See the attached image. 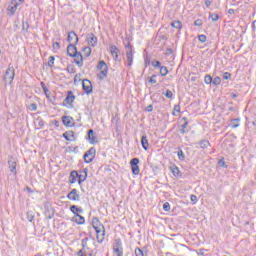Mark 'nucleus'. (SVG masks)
<instances>
[{
	"instance_id": "nucleus-55",
	"label": "nucleus",
	"mask_w": 256,
	"mask_h": 256,
	"mask_svg": "<svg viewBox=\"0 0 256 256\" xmlns=\"http://www.w3.org/2000/svg\"><path fill=\"white\" fill-rule=\"evenodd\" d=\"M195 27H201L203 25V22L201 20H196L194 22Z\"/></svg>"
},
{
	"instance_id": "nucleus-15",
	"label": "nucleus",
	"mask_w": 256,
	"mask_h": 256,
	"mask_svg": "<svg viewBox=\"0 0 256 256\" xmlns=\"http://www.w3.org/2000/svg\"><path fill=\"white\" fill-rule=\"evenodd\" d=\"M44 209V215L47 219H53L55 217V210L53 208L45 205Z\"/></svg>"
},
{
	"instance_id": "nucleus-54",
	"label": "nucleus",
	"mask_w": 256,
	"mask_h": 256,
	"mask_svg": "<svg viewBox=\"0 0 256 256\" xmlns=\"http://www.w3.org/2000/svg\"><path fill=\"white\" fill-rule=\"evenodd\" d=\"M218 164L220 165V167H224V169H227V165L225 164L224 160H219Z\"/></svg>"
},
{
	"instance_id": "nucleus-13",
	"label": "nucleus",
	"mask_w": 256,
	"mask_h": 256,
	"mask_svg": "<svg viewBox=\"0 0 256 256\" xmlns=\"http://www.w3.org/2000/svg\"><path fill=\"white\" fill-rule=\"evenodd\" d=\"M73 41H75L74 45H77L79 43V36H77V33H75V31H70L68 33L67 42L73 43Z\"/></svg>"
},
{
	"instance_id": "nucleus-6",
	"label": "nucleus",
	"mask_w": 256,
	"mask_h": 256,
	"mask_svg": "<svg viewBox=\"0 0 256 256\" xmlns=\"http://www.w3.org/2000/svg\"><path fill=\"white\" fill-rule=\"evenodd\" d=\"M74 102H75V95H73V91H68L67 96L63 101V105L65 107H73Z\"/></svg>"
},
{
	"instance_id": "nucleus-42",
	"label": "nucleus",
	"mask_w": 256,
	"mask_h": 256,
	"mask_svg": "<svg viewBox=\"0 0 256 256\" xmlns=\"http://www.w3.org/2000/svg\"><path fill=\"white\" fill-rule=\"evenodd\" d=\"M54 65H55V57L50 56L48 60V67H54Z\"/></svg>"
},
{
	"instance_id": "nucleus-25",
	"label": "nucleus",
	"mask_w": 256,
	"mask_h": 256,
	"mask_svg": "<svg viewBox=\"0 0 256 256\" xmlns=\"http://www.w3.org/2000/svg\"><path fill=\"white\" fill-rule=\"evenodd\" d=\"M78 177H79V172L73 170V171L70 173V176H69V183H71V184L77 183Z\"/></svg>"
},
{
	"instance_id": "nucleus-31",
	"label": "nucleus",
	"mask_w": 256,
	"mask_h": 256,
	"mask_svg": "<svg viewBox=\"0 0 256 256\" xmlns=\"http://www.w3.org/2000/svg\"><path fill=\"white\" fill-rule=\"evenodd\" d=\"M97 69H99V71H105V69H109V67H107V63L102 60L98 63Z\"/></svg>"
},
{
	"instance_id": "nucleus-23",
	"label": "nucleus",
	"mask_w": 256,
	"mask_h": 256,
	"mask_svg": "<svg viewBox=\"0 0 256 256\" xmlns=\"http://www.w3.org/2000/svg\"><path fill=\"white\" fill-rule=\"evenodd\" d=\"M241 125V119L240 118H234L230 120L229 127L232 129H237Z\"/></svg>"
},
{
	"instance_id": "nucleus-39",
	"label": "nucleus",
	"mask_w": 256,
	"mask_h": 256,
	"mask_svg": "<svg viewBox=\"0 0 256 256\" xmlns=\"http://www.w3.org/2000/svg\"><path fill=\"white\" fill-rule=\"evenodd\" d=\"M209 19H211V21H219V15L215 13H210Z\"/></svg>"
},
{
	"instance_id": "nucleus-33",
	"label": "nucleus",
	"mask_w": 256,
	"mask_h": 256,
	"mask_svg": "<svg viewBox=\"0 0 256 256\" xmlns=\"http://www.w3.org/2000/svg\"><path fill=\"white\" fill-rule=\"evenodd\" d=\"M171 27H173L174 29H181V27H183V24L181 23V21H174L171 23Z\"/></svg>"
},
{
	"instance_id": "nucleus-63",
	"label": "nucleus",
	"mask_w": 256,
	"mask_h": 256,
	"mask_svg": "<svg viewBox=\"0 0 256 256\" xmlns=\"http://www.w3.org/2000/svg\"><path fill=\"white\" fill-rule=\"evenodd\" d=\"M33 219H34L33 216H29V215H28V221H30V223H31V221H33Z\"/></svg>"
},
{
	"instance_id": "nucleus-49",
	"label": "nucleus",
	"mask_w": 256,
	"mask_h": 256,
	"mask_svg": "<svg viewBox=\"0 0 256 256\" xmlns=\"http://www.w3.org/2000/svg\"><path fill=\"white\" fill-rule=\"evenodd\" d=\"M67 71L68 73H71V74L76 73L75 66H72V65L68 66Z\"/></svg>"
},
{
	"instance_id": "nucleus-50",
	"label": "nucleus",
	"mask_w": 256,
	"mask_h": 256,
	"mask_svg": "<svg viewBox=\"0 0 256 256\" xmlns=\"http://www.w3.org/2000/svg\"><path fill=\"white\" fill-rule=\"evenodd\" d=\"M223 79H224L225 81L231 79V73H229V72H224V73H223Z\"/></svg>"
},
{
	"instance_id": "nucleus-18",
	"label": "nucleus",
	"mask_w": 256,
	"mask_h": 256,
	"mask_svg": "<svg viewBox=\"0 0 256 256\" xmlns=\"http://www.w3.org/2000/svg\"><path fill=\"white\" fill-rule=\"evenodd\" d=\"M72 221L73 223H77V225H85V217L80 214H75Z\"/></svg>"
},
{
	"instance_id": "nucleus-40",
	"label": "nucleus",
	"mask_w": 256,
	"mask_h": 256,
	"mask_svg": "<svg viewBox=\"0 0 256 256\" xmlns=\"http://www.w3.org/2000/svg\"><path fill=\"white\" fill-rule=\"evenodd\" d=\"M134 253L136 256H145V253H143V250H141L139 247L135 248Z\"/></svg>"
},
{
	"instance_id": "nucleus-36",
	"label": "nucleus",
	"mask_w": 256,
	"mask_h": 256,
	"mask_svg": "<svg viewBox=\"0 0 256 256\" xmlns=\"http://www.w3.org/2000/svg\"><path fill=\"white\" fill-rule=\"evenodd\" d=\"M162 95H165L167 99H173V91L166 90V92H163Z\"/></svg>"
},
{
	"instance_id": "nucleus-22",
	"label": "nucleus",
	"mask_w": 256,
	"mask_h": 256,
	"mask_svg": "<svg viewBox=\"0 0 256 256\" xmlns=\"http://www.w3.org/2000/svg\"><path fill=\"white\" fill-rule=\"evenodd\" d=\"M110 52H111V55H112L114 61H117V59H119V48H117V46L113 45L110 47Z\"/></svg>"
},
{
	"instance_id": "nucleus-35",
	"label": "nucleus",
	"mask_w": 256,
	"mask_h": 256,
	"mask_svg": "<svg viewBox=\"0 0 256 256\" xmlns=\"http://www.w3.org/2000/svg\"><path fill=\"white\" fill-rule=\"evenodd\" d=\"M204 83H206V85H211L213 83V77H211V75H206L204 78Z\"/></svg>"
},
{
	"instance_id": "nucleus-14",
	"label": "nucleus",
	"mask_w": 256,
	"mask_h": 256,
	"mask_svg": "<svg viewBox=\"0 0 256 256\" xmlns=\"http://www.w3.org/2000/svg\"><path fill=\"white\" fill-rule=\"evenodd\" d=\"M75 45L76 44H69L67 46V55H69V57H75L79 53Z\"/></svg>"
},
{
	"instance_id": "nucleus-43",
	"label": "nucleus",
	"mask_w": 256,
	"mask_h": 256,
	"mask_svg": "<svg viewBox=\"0 0 256 256\" xmlns=\"http://www.w3.org/2000/svg\"><path fill=\"white\" fill-rule=\"evenodd\" d=\"M213 85H221V77L216 76L213 80H212Z\"/></svg>"
},
{
	"instance_id": "nucleus-2",
	"label": "nucleus",
	"mask_w": 256,
	"mask_h": 256,
	"mask_svg": "<svg viewBox=\"0 0 256 256\" xmlns=\"http://www.w3.org/2000/svg\"><path fill=\"white\" fill-rule=\"evenodd\" d=\"M13 79H15V68L9 65L3 76V81H5V85H7V83L8 85H11V83H13Z\"/></svg>"
},
{
	"instance_id": "nucleus-59",
	"label": "nucleus",
	"mask_w": 256,
	"mask_h": 256,
	"mask_svg": "<svg viewBox=\"0 0 256 256\" xmlns=\"http://www.w3.org/2000/svg\"><path fill=\"white\" fill-rule=\"evenodd\" d=\"M146 111H148V113H151V111H153V105H149V106L146 108Z\"/></svg>"
},
{
	"instance_id": "nucleus-51",
	"label": "nucleus",
	"mask_w": 256,
	"mask_h": 256,
	"mask_svg": "<svg viewBox=\"0 0 256 256\" xmlns=\"http://www.w3.org/2000/svg\"><path fill=\"white\" fill-rule=\"evenodd\" d=\"M152 67H161V62H159L158 60H153Z\"/></svg>"
},
{
	"instance_id": "nucleus-4",
	"label": "nucleus",
	"mask_w": 256,
	"mask_h": 256,
	"mask_svg": "<svg viewBox=\"0 0 256 256\" xmlns=\"http://www.w3.org/2000/svg\"><path fill=\"white\" fill-rule=\"evenodd\" d=\"M126 47V59H127V66L131 67L133 65V46L130 42L125 46Z\"/></svg>"
},
{
	"instance_id": "nucleus-62",
	"label": "nucleus",
	"mask_w": 256,
	"mask_h": 256,
	"mask_svg": "<svg viewBox=\"0 0 256 256\" xmlns=\"http://www.w3.org/2000/svg\"><path fill=\"white\" fill-rule=\"evenodd\" d=\"M252 29L253 31H256V20L252 23Z\"/></svg>"
},
{
	"instance_id": "nucleus-32",
	"label": "nucleus",
	"mask_w": 256,
	"mask_h": 256,
	"mask_svg": "<svg viewBox=\"0 0 256 256\" xmlns=\"http://www.w3.org/2000/svg\"><path fill=\"white\" fill-rule=\"evenodd\" d=\"M199 145L201 149H207V147H209L211 143L209 142V140H202L199 142Z\"/></svg>"
},
{
	"instance_id": "nucleus-37",
	"label": "nucleus",
	"mask_w": 256,
	"mask_h": 256,
	"mask_svg": "<svg viewBox=\"0 0 256 256\" xmlns=\"http://www.w3.org/2000/svg\"><path fill=\"white\" fill-rule=\"evenodd\" d=\"M179 161H185V153L180 149L177 153Z\"/></svg>"
},
{
	"instance_id": "nucleus-3",
	"label": "nucleus",
	"mask_w": 256,
	"mask_h": 256,
	"mask_svg": "<svg viewBox=\"0 0 256 256\" xmlns=\"http://www.w3.org/2000/svg\"><path fill=\"white\" fill-rule=\"evenodd\" d=\"M113 254L115 256H123V242L121 238H116L113 244Z\"/></svg>"
},
{
	"instance_id": "nucleus-53",
	"label": "nucleus",
	"mask_w": 256,
	"mask_h": 256,
	"mask_svg": "<svg viewBox=\"0 0 256 256\" xmlns=\"http://www.w3.org/2000/svg\"><path fill=\"white\" fill-rule=\"evenodd\" d=\"M190 200L192 201V203H197V196L195 194H191Z\"/></svg>"
},
{
	"instance_id": "nucleus-8",
	"label": "nucleus",
	"mask_w": 256,
	"mask_h": 256,
	"mask_svg": "<svg viewBox=\"0 0 256 256\" xmlns=\"http://www.w3.org/2000/svg\"><path fill=\"white\" fill-rule=\"evenodd\" d=\"M82 89L86 95H90V93H93V84L88 79H84L82 81Z\"/></svg>"
},
{
	"instance_id": "nucleus-34",
	"label": "nucleus",
	"mask_w": 256,
	"mask_h": 256,
	"mask_svg": "<svg viewBox=\"0 0 256 256\" xmlns=\"http://www.w3.org/2000/svg\"><path fill=\"white\" fill-rule=\"evenodd\" d=\"M167 73H169V70L167 69L166 66H161L160 67V75H162V77L167 76Z\"/></svg>"
},
{
	"instance_id": "nucleus-30",
	"label": "nucleus",
	"mask_w": 256,
	"mask_h": 256,
	"mask_svg": "<svg viewBox=\"0 0 256 256\" xmlns=\"http://www.w3.org/2000/svg\"><path fill=\"white\" fill-rule=\"evenodd\" d=\"M107 73H109V68L105 69V70H100V73L97 75L98 79L100 81H103V79H105V77H107Z\"/></svg>"
},
{
	"instance_id": "nucleus-47",
	"label": "nucleus",
	"mask_w": 256,
	"mask_h": 256,
	"mask_svg": "<svg viewBox=\"0 0 256 256\" xmlns=\"http://www.w3.org/2000/svg\"><path fill=\"white\" fill-rule=\"evenodd\" d=\"M155 79H157V75L154 74L152 77H150L149 83H151V85H155L157 83V80Z\"/></svg>"
},
{
	"instance_id": "nucleus-27",
	"label": "nucleus",
	"mask_w": 256,
	"mask_h": 256,
	"mask_svg": "<svg viewBox=\"0 0 256 256\" xmlns=\"http://www.w3.org/2000/svg\"><path fill=\"white\" fill-rule=\"evenodd\" d=\"M40 85H41V87H42V89H43V91L46 95V98L51 99L52 94H51V92H49V88H47V85H45V82H41Z\"/></svg>"
},
{
	"instance_id": "nucleus-24",
	"label": "nucleus",
	"mask_w": 256,
	"mask_h": 256,
	"mask_svg": "<svg viewBox=\"0 0 256 256\" xmlns=\"http://www.w3.org/2000/svg\"><path fill=\"white\" fill-rule=\"evenodd\" d=\"M141 145L144 151L149 150V140H147V135L141 137Z\"/></svg>"
},
{
	"instance_id": "nucleus-44",
	"label": "nucleus",
	"mask_w": 256,
	"mask_h": 256,
	"mask_svg": "<svg viewBox=\"0 0 256 256\" xmlns=\"http://www.w3.org/2000/svg\"><path fill=\"white\" fill-rule=\"evenodd\" d=\"M87 243H89V238L85 237L82 239V249H87Z\"/></svg>"
},
{
	"instance_id": "nucleus-45",
	"label": "nucleus",
	"mask_w": 256,
	"mask_h": 256,
	"mask_svg": "<svg viewBox=\"0 0 256 256\" xmlns=\"http://www.w3.org/2000/svg\"><path fill=\"white\" fill-rule=\"evenodd\" d=\"M22 31H29V22H22Z\"/></svg>"
},
{
	"instance_id": "nucleus-1",
	"label": "nucleus",
	"mask_w": 256,
	"mask_h": 256,
	"mask_svg": "<svg viewBox=\"0 0 256 256\" xmlns=\"http://www.w3.org/2000/svg\"><path fill=\"white\" fill-rule=\"evenodd\" d=\"M92 227L96 231V239L98 243H103V241H105V226L101 224V222L99 221V218L97 217L93 218Z\"/></svg>"
},
{
	"instance_id": "nucleus-56",
	"label": "nucleus",
	"mask_w": 256,
	"mask_h": 256,
	"mask_svg": "<svg viewBox=\"0 0 256 256\" xmlns=\"http://www.w3.org/2000/svg\"><path fill=\"white\" fill-rule=\"evenodd\" d=\"M29 109L30 111H35L37 109V105L35 103L30 104Z\"/></svg>"
},
{
	"instance_id": "nucleus-17",
	"label": "nucleus",
	"mask_w": 256,
	"mask_h": 256,
	"mask_svg": "<svg viewBox=\"0 0 256 256\" xmlns=\"http://www.w3.org/2000/svg\"><path fill=\"white\" fill-rule=\"evenodd\" d=\"M87 173H89V169L84 168L82 171V174H78V185H81V183L85 182L87 179Z\"/></svg>"
},
{
	"instance_id": "nucleus-60",
	"label": "nucleus",
	"mask_w": 256,
	"mask_h": 256,
	"mask_svg": "<svg viewBox=\"0 0 256 256\" xmlns=\"http://www.w3.org/2000/svg\"><path fill=\"white\" fill-rule=\"evenodd\" d=\"M173 53V50L171 48H167L166 55H171Z\"/></svg>"
},
{
	"instance_id": "nucleus-10",
	"label": "nucleus",
	"mask_w": 256,
	"mask_h": 256,
	"mask_svg": "<svg viewBox=\"0 0 256 256\" xmlns=\"http://www.w3.org/2000/svg\"><path fill=\"white\" fill-rule=\"evenodd\" d=\"M87 139H88V141L91 145H97V143H99V139L97 138V134H95V131H93V129L88 130Z\"/></svg>"
},
{
	"instance_id": "nucleus-46",
	"label": "nucleus",
	"mask_w": 256,
	"mask_h": 256,
	"mask_svg": "<svg viewBox=\"0 0 256 256\" xmlns=\"http://www.w3.org/2000/svg\"><path fill=\"white\" fill-rule=\"evenodd\" d=\"M198 40L200 41V43H205V41H207V36L204 34H201L198 36Z\"/></svg>"
},
{
	"instance_id": "nucleus-64",
	"label": "nucleus",
	"mask_w": 256,
	"mask_h": 256,
	"mask_svg": "<svg viewBox=\"0 0 256 256\" xmlns=\"http://www.w3.org/2000/svg\"><path fill=\"white\" fill-rule=\"evenodd\" d=\"M228 110H229V111H235V107L230 106V107L228 108Z\"/></svg>"
},
{
	"instance_id": "nucleus-58",
	"label": "nucleus",
	"mask_w": 256,
	"mask_h": 256,
	"mask_svg": "<svg viewBox=\"0 0 256 256\" xmlns=\"http://www.w3.org/2000/svg\"><path fill=\"white\" fill-rule=\"evenodd\" d=\"M84 249L82 248L81 250L78 251V255L79 256H87V254L85 253V251H83Z\"/></svg>"
},
{
	"instance_id": "nucleus-28",
	"label": "nucleus",
	"mask_w": 256,
	"mask_h": 256,
	"mask_svg": "<svg viewBox=\"0 0 256 256\" xmlns=\"http://www.w3.org/2000/svg\"><path fill=\"white\" fill-rule=\"evenodd\" d=\"M170 170L172 172V175H174V177H181V170H179V167L172 166L170 167Z\"/></svg>"
},
{
	"instance_id": "nucleus-12",
	"label": "nucleus",
	"mask_w": 256,
	"mask_h": 256,
	"mask_svg": "<svg viewBox=\"0 0 256 256\" xmlns=\"http://www.w3.org/2000/svg\"><path fill=\"white\" fill-rule=\"evenodd\" d=\"M86 41L90 47L97 46V36H95V34H93V33L87 34Z\"/></svg>"
},
{
	"instance_id": "nucleus-20",
	"label": "nucleus",
	"mask_w": 256,
	"mask_h": 256,
	"mask_svg": "<svg viewBox=\"0 0 256 256\" xmlns=\"http://www.w3.org/2000/svg\"><path fill=\"white\" fill-rule=\"evenodd\" d=\"M8 165H9L11 173L16 175L17 174V161H15L13 158H11L10 160H8Z\"/></svg>"
},
{
	"instance_id": "nucleus-21",
	"label": "nucleus",
	"mask_w": 256,
	"mask_h": 256,
	"mask_svg": "<svg viewBox=\"0 0 256 256\" xmlns=\"http://www.w3.org/2000/svg\"><path fill=\"white\" fill-rule=\"evenodd\" d=\"M62 137H64L66 141H75V132L66 131L62 134Z\"/></svg>"
},
{
	"instance_id": "nucleus-52",
	"label": "nucleus",
	"mask_w": 256,
	"mask_h": 256,
	"mask_svg": "<svg viewBox=\"0 0 256 256\" xmlns=\"http://www.w3.org/2000/svg\"><path fill=\"white\" fill-rule=\"evenodd\" d=\"M52 47H53V49H56V51H57V50L61 49V44H59V42H55V43H53Z\"/></svg>"
},
{
	"instance_id": "nucleus-11",
	"label": "nucleus",
	"mask_w": 256,
	"mask_h": 256,
	"mask_svg": "<svg viewBox=\"0 0 256 256\" xmlns=\"http://www.w3.org/2000/svg\"><path fill=\"white\" fill-rule=\"evenodd\" d=\"M67 199H69V201H80L81 196H79V192L77 191V189L74 188L67 195Z\"/></svg>"
},
{
	"instance_id": "nucleus-38",
	"label": "nucleus",
	"mask_w": 256,
	"mask_h": 256,
	"mask_svg": "<svg viewBox=\"0 0 256 256\" xmlns=\"http://www.w3.org/2000/svg\"><path fill=\"white\" fill-rule=\"evenodd\" d=\"M176 113H181V106L180 105H175L174 106V111L172 112V115L174 117H177V114Z\"/></svg>"
},
{
	"instance_id": "nucleus-16",
	"label": "nucleus",
	"mask_w": 256,
	"mask_h": 256,
	"mask_svg": "<svg viewBox=\"0 0 256 256\" xmlns=\"http://www.w3.org/2000/svg\"><path fill=\"white\" fill-rule=\"evenodd\" d=\"M62 123L63 125H65V127H73V125H75V123L73 122V117L71 116H63Z\"/></svg>"
},
{
	"instance_id": "nucleus-26",
	"label": "nucleus",
	"mask_w": 256,
	"mask_h": 256,
	"mask_svg": "<svg viewBox=\"0 0 256 256\" xmlns=\"http://www.w3.org/2000/svg\"><path fill=\"white\" fill-rule=\"evenodd\" d=\"M182 120L185 122L180 126V133L181 135H185V133H187L185 129H187V127L189 126V121H187L186 117H183Z\"/></svg>"
},
{
	"instance_id": "nucleus-29",
	"label": "nucleus",
	"mask_w": 256,
	"mask_h": 256,
	"mask_svg": "<svg viewBox=\"0 0 256 256\" xmlns=\"http://www.w3.org/2000/svg\"><path fill=\"white\" fill-rule=\"evenodd\" d=\"M70 211L74 214V215H79V213H83V210L79 207H77V205H72L70 206Z\"/></svg>"
},
{
	"instance_id": "nucleus-48",
	"label": "nucleus",
	"mask_w": 256,
	"mask_h": 256,
	"mask_svg": "<svg viewBox=\"0 0 256 256\" xmlns=\"http://www.w3.org/2000/svg\"><path fill=\"white\" fill-rule=\"evenodd\" d=\"M164 211H171V204L169 202H166L163 204Z\"/></svg>"
},
{
	"instance_id": "nucleus-5",
	"label": "nucleus",
	"mask_w": 256,
	"mask_h": 256,
	"mask_svg": "<svg viewBox=\"0 0 256 256\" xmlns=\"http://www.w3.org/2000/svg\"><path fill=\"white\" fill-rule=\"evenodd\" d=\"M97 153V149L95 147H91L88 151L84 154V161L86 163H92V161L95 159V155Z\"/></svg>"
},
{
	"instance_id": "nucleus-57",
	"label": "nucleus",
	"mask_w": 256,
	"mask_h": 256,
	"mask_svg": "<svg viewBox=\"0 0 256 256\" xmlns=\"http://www.w3.org/2000/svg\"><path fill=\"white\" fill-rule=\"evenodd\" d=\"M205 6L206 7H211V5L213 4V1L212 0H205Z\"/></svg>"
},
{
	"instance_id": "nucleus-61",
	"label": "nucleus",
	"mask_w": 256,
	"mask_h": 256,
	"mask_svg": "<svg viewBox=\"0 0 256 256\" xmlns=\"http://www.w3.org/2000/svg\"><path fill=\"white\" fill-rule=\"evenodd\" d=\"M228 14L229 15H235V10L234 9H229Z\"/></svg>"
},
{
	"instance_id": "nucleus-7",
	"label": "nucleus",
	"mask_w": 256,
	"mask_h": 256,
	"mask_svg": "<svg viewBox=\"0 0 256 256\" xmlns=\"http://www.w3.org/2000/svg\"><path fill=\"white\" fill-rule=\"evenodd\" d=\"M130 166L133 175H139V173L141 172V170L139 169V158H133L130 161Z\"/></svg>"
},
{
	"instance_id": "nucleus-19",
	"label": "nucleus",
	"mask_w": 256,
	"mask_h": 256,
	"mask_svg": "<svg viewBox=\"0 0 256 256\" xmlns=\"http://www.w3.org/2000/svg\"><path fill=\"white\" fill-rule=\"evenodd\" d=\"M74 63L77 65V67H83V55L81 52H78L76 56H73Z\"/></svg>"
},
{
	"instance_id": "nucleus-9",
	"label": "nucleus",
	"mask_w": 256,
	"mask_h": 256,
	"mask_svg": "<svg viewBox=\"0 0 256 256\" xmlns=\"http://www.w3.org/2000/svg\"><path fill=\"white\" fill-rule=\"evenodd\" d=\"M19 5H21V3L15 2V0H11L7 8L8 15L10 16L15 15V13H17V7H19Z\"/></svg>"
},
{
	"instance_id": "nucleus-41",
	"label": "nucleus",
	"mask_w": 256,
	"mask_h": 256,
	"mask_svg": "<svg viewBox=\"0 0 256 256\" xmlns=\"http://www.w3.org/2000/svg\"><path fill=\"white\" fill-rule=\"evenodd\" d=\"M83 54L86 56V57H89L91 55V48L90 47H84L83 48Z\"/></svg>"
}]
</instances>
